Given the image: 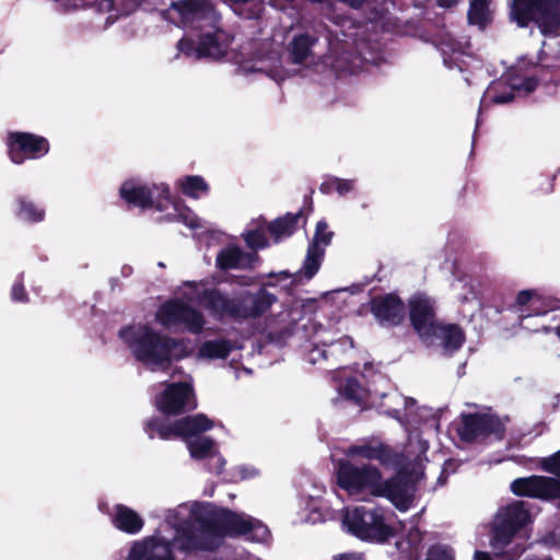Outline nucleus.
<instances>
[{
  "mask_svg": "<svg viewBox=\"0 0 560 560\" xmlns=\"http://www.w3.org/2000/svg\"><path fill=\"white\" fill-rule=\"evenodd\" d=\"M119 336L128 345L137 361L158 366L163 371L170 370L174 361H180L190 353L184 339L159 332L149 325L138 328L122 327Z\"/></svg>",
  "mask_w": 560,
  "mask_h": 560,
  "instance_id": "obj_1",
  "label": "nucleus"
},
{
  "mask_svg": "<svg viewBox=\"0 0 560 560\" xmlns=\"http://www.w3.org/2000/svg\"><path fill=\"white\" fill-rule=\"evenodd\" d=\"M199 301L213 316L245 322L262 317L278 302V298L264 287L256 292L240 291L232 298L220 289L210 288L199 294Z\"/></svg>",
  "mask_w": 560,
  "mask_h": 560,
  "instance_id": "obj_2",
  "label": "nucleus"
},
{
  "mask_svg": "<svg viewBox=\"0 0 560 560\" xmlns=\"http://www.w3.org/2000/svg\"><path fill=\"white\" fill-rule=\"evenodd\" d=\"M201 530L211 536L243 537L254 542H265L270 530L260 520L208 503L197 516Z\"/></svg>",
  "mask_w": 560,
  "mask_h": 560,
  "instance_id": "obj_3",
  "label": "nucleus"
},
{
  "mask_svg": "<svg viewBox=\"0 0 560 560\" xmlns=\"http://www.w3.org/2000/svg\"><path fill=\"white\" fill-rule=\"evenodd\" d=\"M530 522V513L524 501H515L501 509L491 529L490 546L494 556L504 560H516L525 551L521 544L506 549L513 538Z\"/></svg>",
  "mask_w": 560,
  "mask_h": 560,
  "instance_id": "obj_4",
  "label": "nucleus"
},
{
  "mask_svg": "<svg viewBox=\"0 0 560 560\" xmlns=\"http://www.w3.org/2000/svg\"><path fill=\"white\" fill-rule=\"evenodd\" d=\"M511 16L520 27L535 23L545 37L560 36V0H513Z\"/></svg>",
  "mask_w": 560,
  "mask_h": 560,
  "instance_id": "obj_5",
  "label": "nucleus"
},
{
  "mask_svg": "<svg viewBox=\"0 0 560 560\" xmlns=\"http://www.w3.org/2000/svg\"><path fill=\"white\" fill-rule=\"evenodd\" d=\"M348 532L357 538L376 544H385L395 536L393 526L385 523L382 508L355 506L343 516Z\"/></svg>",
  "mask_w": 560,
  "mask_h": 560,
  "instance_id": "obj_6",
  "label": "nucleus"
},
{
  "mask_svg": "<svg viewBox=\"0 0 560 560\" xmlns=\"http://www.w3.org/2000/svg\"><path fill=\"white\" fill-rule=\"evenodd\" d=\"M381 477L382 471L372 464L357 465L349 458H340L335 465L336 485L349 495L373 497Z\"/></svg>",
  "mask_w": 560,
  "mask_h": 560,
  "instance_id": "obj_7",
  "label": "nucleus"
},
{
  "mask_svg": "<svg viewBox=\"0 0 560 560\" xmlns=\"http://www.w3.org/2000/svg\"><path fill=\"white\" fill-rule=\"evenodd\" d=\"M456 434L464 443L482 442L489 438L502 441L506 428L499 416L485 412H467L459 416L455 428Z\"/></svg>",
  "mask_w": 560,
  "mask_h": 560,
  "instance_id": "obj_8",
  "label": "nucleus"
},
{
  "mask_svg": "<svg viewBox=\"0 0 560 560\" xmlns=\"http://www.w3.org/2000/svg\"><path fill=\"white\" fill-rule=\"evenodd\" d=\"M397 469V474L386 480H383V476L381 477V481L376 482L373 497L386 498L398 510L406 511L411 505L417 478H413V471L405 466Z\"/></svg>",
  "mask_w": 560,
  "mask_h": 560,
  "instance_id": "obj_9",
  "label": "nucleus"
},
{
  "mask_svg": "<svg viewBox=\"0 0 560 560\" xmlns=\"http://www.w3.org/2000/svg\"><path fill=\"white\" fill-rule=\"evenodd\" d=\"M408 316L412 329L421 341L432 343L439 324L434 301L422 292L413 294L408 300Z\"/></svg>",
  "mask_w": 560,
  "mask_h": 560,
  "instance_id": "obj_10",
  "label": "nucleus"
},
{
  "mask_svg": "<svg viewBox=\"0 0 560 560\" xmlns=\"http://www.w3.org/2000/svg\"><path fill=\"white\" fill-rule=\"evenodd\" d=\"M5 144L10 161L16 165L27 160H39L50 150L47 138L26 131L9 132Z\"/></svg>",
  "mask_w": 560,
  "mask_h": 560,
  "instance_id": "obj_11",
  "label": "nucleus"
},
{
  "mask_svg": "<svg viewBox=\"0 0 560 560\" xmlns=\"http://www.w3.org/2000/svg\"><path fill=\"white\" fill-rule=\"evenodd\" d=\"M158 322L164 326L184 325L192 334H199L205 325L202 314L182 300L173 299L163 303L156 313Z\"/></svg>",
  "mask_w": 560,
  "mask_h": 560,
  "instance_id": "obj_12",
  "label": "nucleus"
},
{
  "mask_svg": "<svg viewBox=\"0 0 560 560\" xmlns=\"http://www.w3.org/2000/svg\"><path fill=\"white\" fill-rule=\"evenodd\" d=\"M158 410L165 416H178L196 408L194 388L185 382L170 383L155 397Z\"/></svg>",
  "mask_w": 560,
  "mask_h": 560,
  "instance_id": "obj_13",
  "label": "nucleus"
},
{
  "mask_svg": "<svg viewBox=\"0 0 560 560\" xmlns=\"http://www.w3.org/2000/svg\"><path fill=\"white\" fill-rule=\"evenodd\" d=\"M511 492L516 497L552 501L560 499V481L557 478L532 475L514 479L510 485Z\"/></svg>",
  "mask_w": 560,
  "mask_h": 560,
  "instance_id": "obj_14",
  "label": "nucleus"
},
{
  "mask_svg": "<svg viewBox=\"0 0 560 560\" xmlns=\"http://www.w3.org/2000/svg\"><path fill=\"white\" fill-rule=\"evenodd\" d=\"M369 304L371 314L382 327L400 326L406 318V304L396 292L374 295Z\"/></svg>",
  "mask_w": 560,
  "mask_h": 560,
  "instance_id": "obj_15",
  "label": "nucleus"
},
{
  "mask_svg": "<svg viewBox=\"0 0 560 560\" xmlns=\"http://www.w3.org/2000/svg\"><path fill=\"white\" fill-rule=\"evenodd\" d=\"M345 454L348 457H361L366 460H377L383 467L386 468H400L406 466L407 457L390 445L384 442L372 444L365 442L362 444L350 445Z\"/></svg>",
  "mask_w": 560,
  "mask_h": 560,
  "instance_id": "obj_16",
  "label": "nucleus"
},
{
  "mask_svg": "<svg viewBox=\"0 0 560 560\" xmlns=\"http://www.w3.org/2000/svg\"><path fill=\"white\" fill-rule=\"evenodd\" d=\"M126 560H175V556L170 540L149 536L132 544Z\"/></svg>",
  "mask_w": 560,
  "mask_h": 560,
  "instance_id": "obj_17",
  "label": "nucleus"
},
{
  "mask_svg": "<svg viewBox=\"0 0 560 560\" xmlns=\"http://www.w3.org/2000/svg\"><path fill=\"white\" fill-rule=\"evenodd\" d=\"M260 260L256 252H244L240 246L229 244L223 247L217 255L215 266L222 271L231 269L252 270Z\"/></svg>",
  "mask_w": 560,
  "mask_h": 560,
  "instance_id": "obj_18",
  "label": "nucleus"
},
{
  "mask_svg": "<svg viewBox=\"0 0 560 560\" xmlns=\"http://www.w3.org/2000/svg\"><path fill=\"white\" fill-rule=\"evenodd\" d=\"M170 542L172 544V551L174 549L185 552L210 549L200 530L190 521H184L177 525L175 536Z\"/></svg>",
  "mask_w": 560,
  "mask_h": 560,
  "instance_id": "obj_19",
  "label": "nucleus"
},
{
  "mask_svg": "<svg viewBox=\"0 0 560 560\" xmlns=\"http://www.w3.org/2000/svg\"><path fill=\"white\" fill-rule=\"evenodd\" d=\"M119 197L128 207H137L142 210L153 208V188L141 184L135 178L126 179L119 187Z\"/></svg>",
  "mask_w": 560,
  "mask_h": 560,
  "instance_id": "obj_20",
  "label": "nucleus"
},
{
  "mask_svg": "<svg viewBox=\"0 0 560 560\" xmlns=\"http://www.w3.org/2000/svg\"><path fill=\"white\" fill-rule=\"evenodd\" d=\"M214 423L205 413H197L194 416H186L175 420L176 438L190 439L201 436L213 428Z\"/></svg>",
  "mask_w": 560,
  "mask_h": 560,
  "instance_id": "obj_21",
  "label": "nucleus"
},
{
  "mask_svg": "<svg viewBox=\"0 0 560 560\" xmlns=\"http://www.w3.org/2000/svg\"><path fill=\"white\" fill-rule=\"evenodd\" d=\"M304 217V210L300 209L296 213L287 212L267 223V232L275 243L292 236L299 229V221Z\"/></svg>",
  "mask_w": 560,
  "mask_h": 560,
  "instance_id": "obj_22",
  "label": "nucleus"
},
{
  "mask_svg": "<svg viewBox=\"0 0 560 560\" xmlns=\"http://www.w3.org/2000/svg\"><path fill=\"white\" fill-rule=\"evenodd\" d=\"M434 339H441V346L447 354L457 352L466 341L464 329L458 324H438Z\"/></svg>",
  "mask_w": 560,
  "mask_h": 560,
  "instance_id": "obj_23",
  "label": "nucleus"
},
{
  "mask_svg": "<svg viewBox=\"0 0 560 560\" xmlns=\"http://www.w3.org/2000/svg\"><path fill=\"white\" fill-rule=\"evenodd\" d=\"M114 511L112 523L120 532L135 535L142 529L144 521L131 508L119 503L114 506Z\"/></svg>",
  "mask_w": 560,
  "mask_h": 560,
  "instance_id": "obj_24",
  "label": "nucleus"
},
{
  "mask_svg": "<svg viewBox=\"0 0 560 560\" xmlns=\"http://www.w3.org/2000/svg\"><path fill=\"white\" fill-rule=\"evenodd\" d=\"M14 215L22 221L34 224L44 221L46 211L28 196L20 195L14 199Z\"/></svg>",
  "mask_w": 560,
  "mask_h": 560,
  "instance_id": "obj_25",
  "label": "nucleus"
},
{
  "mask_svg": "<svg viewBox=\"0 0 560 560\" xmlns=\"http://www.w3.org/2000/svg\"><path fill=\"white\" fill-rule=\"evenodd\" d=\"M317 42L318 38L308 33L295 35L289 45L291 61L302 65L312 55V48Z\"/></svg>",
  "mask_w": 560,
  "mask_h": 560,
  "instance_id": "obj_26",
  "label": "nucleus"
},
{
  "mask_svg": "<svg viewBox=\"0 0 560 560\" xmlns=\"http://www.w3.org/2000/svg\"><path fill=\"white\" fill-rule=\"evenodd\" d=\"M421 541L422 536L418 529L409 530L406 540L396 542L399 552L392 560H417Z\"/></svg>",
  "mask_w": 560,
  "mask_h": 560,
  "instance_id": "obj_27",
  "label": "nucleus"
},
{
  "mask_svg": "<svg viewBox=\"0 0 560 560\" xmlns=\"http://www.w3.org/2000/svg\"><path fill=\"white\" fill-rule=\"evenodd\" d=\"M187 447L194 459H210L217 455L218 447L215 441L210 436H197L187 441Z\"/></svg>",
  "mask_w": 560,
  "mask_h": 560,
  "instance_id": "obj_28",
  "label": "nucleus"
},
{
  "mask_svg": "<svg viewBox=\"0 0 560 560\" xmlns=\"http://www.w3.org/2000/svg\"><path fill=\"white\" fill-rule=\"evenodd\" d=\"M177 185L183 195L194 199L208 194L210 189L208 183L200 175L184 176L177 180Z\"/></svg>",
  "mask_w": 560,
  "mask_h": 560,
  "instance_id": "obj_29",
  "label": "nucleus"
},
{
  "mask_svg": "<svg viewBox=\"0 0 560 560\" xmlns=\"http://www.w3.org/2000/svg\"><path fill=\"white\" fill-rule=\"evenodd\" d=\"M174 427L175 421L168 423L162 418L153 417L145 421L143 429L151 440L154 439L155 435L161 440H171L172 438H176V430Z\"/></svg>",
  "mask_w": 560,
  "mask_h": 560,
  "instance_id": "obj_30",
  "label": "nucleus"
},
{
  "mask_svg": "<svg viewBox=\"0 0 560 560\" xmlns=\"http://www.w3.org/2000/svg\"><path fill=\"white\" fill-rule=\"evenodd\" d=\"M232 352L231 341L228 339L207 340L199 349V353L208 359H226Z\"/></svg>",
  "mask_w": 560,
  "mask_h": 560,
  "instance_id": "obj_31",
  "label": "nucleus"
},
{
  "mask_svg": "<svg viewBox=\"0 0 560 560\" xmlns=\"http://www.w3.org/2000/svg\"><path fill=\"white\" fill-rule=\"evenodd\" d=\"M325 256V249H317L316 245L307 246L306 256L303 266L300 269V275L305 279L311 280L319 270Z\"/></svg>",
  "mask_w": 560,
  "mask_h": 560,
  "instance_id": "obj_32",
  "label": "nucleus"
},
{
  "mask_svg": "<svg viewBox=\"0 0 560 560\" xmlns=\"http://www.w3.org/2000/svg\"><path fill=\"white\" fill-rule=\"evenodd\" d=\"M467 19L471 25L486 27L490 21L489 0H470Z\"/></svg>",
  "mask_w": 560,
  "mask_h": 560,
  "instance_id": "obj_33",
  "label": "nucleus"
},
{
  "mask_svg": "<svg viewBox=\"0 0 560 560\" xmlns=\"http://www.w3.org/2000/svg\"><path fill=\"white\" fill-rule=\"evenodd\" d=\"M224 55V50L215 34H203L198 43V59L201 58H220Z\"/></svg>",
  "mask_w": 560,
  "mask_h": 560,
  "instance_id": "obj_34",
  "label": "nucleus"
},
{
  "mask_svg": "<svg viewBox=\"0 0 560 560\" xmlns=\"http://www.w3.org/2000/svg\"><path fill=\"white\" fill-rule=\"evenodd\" d=\"M514 90L515 86H510L505 82H493L487 90V97L492 104H508L515 98Z\"/></svg>",
  "mask_w": 560,
  "mask_h": 560,
  "instance_id": "obj_35",
  "label": "nucleus"
},
{
  "mask_svg": "<svg viewBox=\"0 0 560 560\" xmlns=\"http://www.w3.org/2000/svg\"><path fill=\"white\" fill-rule=\"evenodd\" d=\"M340 395L347 400L361 406L365 399V389L357 377H348L339 387Z\"/></svg>",
  "mask_w": 560,
  "mask_h": 560,
  "instance_id": "obj_36",
  "label": "nucleus"
},
{
  "mask_svg": "<svg viewBox=\"0 0 560 560\" xmlns=\"http://www.w3.org/2000/svg\"><path fill=\"white\" fill-rule=\"evenodd\" d=\"M557 301L552 300L550 298H544L538 293V291H535V298L532 301V305L529 310H526V313L522 311V314L520 315V318H527L530 316H540L545 315L548 312L557 308Z\"/></svg>",
  "mask_w": 560,
  "mask_h": 560,
  "instance_id": "obj_37",
  "label": "nucleus"
},
{
  "mask_svg": "<svg viewBox=\"0 0 560 560\" xmlns=\"http://www.w3.org/2000/svg\"><path fill=\"white\" fill-rule=\"evenodd\" d=\"M153 188V208L159 211L165 210L170 205H173L175 209H177L176 198L171 194V189L167 185L161 184H152L150 185Z\"/></svg>",
  "mask_w": 560,
  "mask_h": 560,
  "instance_id": "obj_38",
  "label": "nucleus"
},
{
  "mask_svg": "<svg viewBox=\"0 0 560 560\" xmlns=\"http://www.w3.org/2000/svg\"><path fill=\"white\" fill-rule=\"evenodd\" d=\"M335 233L328 229L326 220H319L316 223L313 240L308 246L316 245L317 249H325L326 246L330 245Z\"/></svg>",
  "mask_w": 560,
  "mask_h": 560,
  "instance_id": "obj_39",
  "label": "nucleus"
},
{
  "mask_svg": "<svg viewBox=\"0 0 560 560\" xmlns=\"http://www.w3.org/2000/svg\"><path fill=\"white\" fill-rule=\"evenodd\" d=\"M353 189V180L338 177H330L319 186L320 192L329 195L336 190L340 196H345Z\"/></svg>",
  "mask_w": 560,
  "mask_h": 560,
  "instance_id": "obj_40",
  "label": "nucleus"
},
{
  "mask_svg": "<svg viewBox=\"0 0 560 560\" xmlns=\"http://www.w3.org/2000/svg\"><path fill=\"white\" fill-rule=\"evenodd\" d=\"M210 7L207 0H179L172 3V8L182 15L206 12Z\"/></svg>",
  "mask_w": 560,
  "mask_h": 560,
  "instance_id": "obj_41",
  "label": "nucleus"
},
{
  "mask_svg": "<svg viewBox=\"0 0 560 560\" xmlns=\"http://www.w3.org/2000/svg\"><path fill=\"white\" fill-rule=\"evenodd\" d=\"M243 237L247 247H249L252 252L257 253L258 249H264L269 245L265 232L261 229L250 230L246 232Z\"/></svg>",
  "mask_w": 560,
  "mask_h": 560,
  "instance_id": "obj_42",
  "label": "nucleus"
},
{
  "mask_svg": "<svg viewBox=\"0 0 560 560\" xmlns=\"http://www.w3.org/2000/svg\"><path fill=\"white\" fill-rule=\"evenodd\" d=\"M534 289L522 290L517 293L515 298V302L510 305V310L518 313V316L522 314V311L526 313V310L530 308L532 301L535 298Z\"/></svg>",
  "mask_w": 560,
  "mask_h": 560,
  "instance_id": "obj_43",
  "label": "nucleus"
},
{
  "mask_svg": "<svg viewBox=\"0 0 560 560\" xmlns=\"http://www.w3.org/2000/svg\"><path fill=\"white\" fill-rule=\"evenodd\" d=\"M424 560H455V552L447 545L434 544L429 547Z\"/></svg>",
  "mask_w": 560,
  "mask_h": 560,
  "instance_id": "obj_44",
  "label": "nucleus"
},
{
  "mask_svg": "<svg viewBox=\"0 0 560 560\" xmlns=\"http://www.w3.org/2000/svg\"><path fill=\"white\" fill-rule=\"evenodd\" d=\"M539 467L556 477L560 481V450L548 457L540 459Z\"/></svg>",
  "mask_w": 560,
  "mask_h": 560,
  "instance_id": "obj_45",
  "label": "nucleus"
},
{
  "mask_svg": "<svg viewBox=\"0 0 560 560\" xmlns=\"http://www.w3.org/2000/svg\"><path fill=\"white\" fill-rule=\"evenodd\" d=\"M11 300L16 303H27L30 301L28 293L21 280L15 281L10 292Z\"/></svg>",
  "mask_w": 560,
  "mask_h": 560,
  "instance_id": "obj_46",
  "label": "nucleus"
},
{
  "mask_svg": "<svg viewBox=\"0 0 560 560\" xmlns=\"http://www.w3.org/2000/svg\"><path fill=\"white\" fill-rule=\"evenodd\" d=\"M177 48L185 56H195L198 59V44H196L194 39L183 37L177 43Z\"/></svg>",
  "mask_w": 560,
  "mask_h": 560,
  "instance_id": "obj_47",
  "label": "nucleus"
},
{
  "mask_svg": "<svg viewBox=\"0 0 560 560\" xmlns=\"http://www.w3.org/2000/svg\"><path fill=\"white\" fill-rule=\"evenodd\" d=\"M225 465L224 457L218 451L217 455H213L208 463V470L215 475H221Z\"/></svg>",
  "mask_w": 560,
  "mask_h": 560,
  "instance_id": "obj_48",
  "label": "nucleus"
},
{
  "mask_svg": "<svg viewBox=\"0 0 560 560\" xmlns=\"http://www.w3.org/2000/svg\"><path fill=\"white\" fill-rule=\"evenodd\" d=\"M542 541L548 547L560 549V529H555L546 534Z\"/></svg>",
  "mask_w": 560,
  "mask_h": 560,
  "instance_id": "obj_49",
  "label": "nucleus"
},
{
  "mask_svg": "<svg viewBox=\"0 0 560 560\" xmlns=\"http://www.w3.org/2000/svg\"><path fill=\"white\" fill-rule=\"evenodd\" d=\"M182 221L189 228L194 229L198 226L196 215L186 208V213H179Z\"/></svg>",
  "mask_w": 560,
  "mask_h": 560,
  "instance_id": "obj_50",
  "label": "nucleus"
},
{
  "mask_svg": "<svg viewBox=\"0 0 560 560\" xmlns=\"http://www.w3.org/2000/svg\"><path fill=\"white\" fill-rule=\"evenodd\" d=\"M538 85V80L535 77L526 78L521 85L526 92H533Z\"/></svg>",
  "mask_w": 560,
  "mask_h": 560,
  "instance_id": "obj_51",
  "label": "nucleus"
},
{
  "mask_svg": "<svg viewBox=\"0 0 560 560\" xmlns=\"http://www.w3.org/2000/svg\"><path fill=\"white\" fill-rule=\"evenodd\" d=\"M334 560H364L362 555L359 553H341L334 558Z\"/></svg>",
  "mask_w": 560,
  "mask_h": 560,
  "instance_id": "obj_52",
  "label": "nucleus"
},
{
  "mask_svg": "<svg viewBox=\"0 0 560 560\" xmlns=\"http://www.w3.org/2000/svg\"><path fill=\"white\" fill-rule=\"evenodd\" d=\"M474 560H493L490 553L487 551L476 550L474 555Z\"/></svg>",
  "mask_w": 560,
  "mask_h": 560,
  "instance_id": "obj_53",
  "label": "nucleus"
},
{
  "mask_svg": "<svg viewBox=\"0 0 560 560\" xmlns=\"http://www.w3.org/2000/svg\"><path fill=\"white\" fill-rule=\"evenodd\" d=\"M436 3L441 8L448 9L456 5L457 0H436Z\"/></svg>",
  "mask_w": 560,
  "mask_h": 560,
  "instance_id": "obj_54",
  "label": "nucleus"
},
{
  "mask_svg": "<svg viewBox=\"0 0 560 560\" xmlns=\"http://www.w3.org/2000/svg\"><path fill=\"white\" fill-rule=\"evenodd\" d=\"M314 189H311L310 195L304 197V205L307 208L308 212L313 211V198Z\"/></svg>",
  "mask_w": 560,
  "mask_h": 560,
  "instance_id": "obj_55",
  "label": "nucleus"
},
{
  "mask_svg": "<svg viewBox=\"0 0 560 560\" xmlns=\"http://www.w3.org/2000/svg\"><path fill=\"white\" fill-rule=\"evenodd\" d=\"M525 560H552V559H551V557H544V558L530 557V558H526Z\"/></svg>",
  "mask_w": 560,
  "mask_h": 560,
  "instance_id": "obj_56",
  "label": "nucleus"
},
{
  "mask_svg": "<svg viewBox=\"0 0 560 560\" xmlns=\"http://www.w3.org/2000/svg\"><path fill=\"white\" fill-rule=\"evenodd\" d=\"M445 482V477H444V470L442 471L441 476L439 477L438 479V483L440 485H444Z\"/></svg>",
  "mask_w": 560,
  "mask_h": 560,
  "instance_id": "obj_57",
  "label": "nucleus"
},
{
  "mask_svg": "<svg viewBox=\"0 0 560 560\" xmlns=\"http://www.w3.org/2000/svg\"><path fill=\"white\" fill-rule=\"evenodd\" d=\"M555 334L557 335V337L560 339V326H557L555 327Z\"/></svg>",
  "mask_w": 560,
  "mask_h": 560,
  "instance_id": "obj_58",
  "label": "nucleus"
},
{
  "mask_svg": "<svg viewBox=\"0 0 560 560\" xmlns=\"http://www.w3.org/2000/svg\"><path fill=\"white\" fill-rule=\"evenodd\" d=\"M315 351H318L324 358H326L325 357V351H319L318 349H314L313 352H315Z\"/></svg>",
  "mask_w": 560,
  "mask_h": 560,
  "instance_id": "obj_59",
  "label": "nucleus"
}]
</instances>
